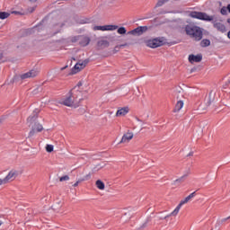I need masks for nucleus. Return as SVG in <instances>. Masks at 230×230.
<instances>
[{
  "label": "nucleus",
  "instance_id": "1",
  "mask_svg": "<svg viewBox=\"0 0 230 230\" xmlns=\"http://www.w3.org/2000/svg\"><path fill=\"white\" fill-rule=\"evenodd\" d=\"M39 110H35L28 119L27 122L29 123V127H31V130L29 132V137H33L37 132H42L44 128L40 125V123L37 122V118H39Z\"/></svg>",
  "mask_w": 230,
  "mask_h": 230
},
{
  "label": "nucleus",
  "instance_id": "2",
  "mask_svg": "<svg viewBox=\"0 0 230 230\" xmlns=\"http://www.w3.org/2000/svg\"><path fill=\"white\" fill-rule=\"evenodd\" d=\"M82 94V92L76 90V87H74L66 98L61 102L62 105H66V107H75V105H78V98Z\"/></svg>",
  "mask_w": 230,
  "mask_h": 230
},
{
  "label": "nucleus",
  "instance_id": "3",
  "mask_svg": "<svg viewBox=\"0 0 230 230\" xmlns=\"http://www.w3.org/2000/svg\"><path fill=\"white\" fill-rule=\"evenodd\" d=\"M185 33L189 35L190 39H194V40L199 41L202 40L203 33L200 27L194 25V24H188L185 26Z\"/></svg>",
  "mask_w": 230,
  "mask_h": 230
},
{
  "label": "nucleus",
  "instance_id": "4",
  "mask_svg": "<svg viewBox=\"0 0 230 230\" xmlns=\"http://www.w3.org/2000/svg\"><path fill=\"white\" fill-rule=\"evenodd\" d=\"M196 192H192L190 193L189 196H187L183 200H181L179 205L176 207V208L169 215L165 216L164 217H161L160 220H163V218L165 220V218H170V217H177V215H179V211H181V208H182V206H184V204H188V201L190 199H193V197H195Z\"/></svg>",
  "mask_w": 230,
  "mask_h": 230
},
{
  "label": "nucleus",
  "instance_id": "5",
  "mask_svg": "<svg viewBox=\"0 0 230 230\" xmlns=\"http://www.w3.org/2000/svg\"><path fill=\"white\" fill-rule=\"evenodd\" d=\"M164 45V38H155L153 40H148L146 41V46L147 48H161V46Z\"/></svg>",
  "mask_w": 230,
  "mask_h": 230
},
{
  "label": "nucleus",
  "instance_id": "6",
  "mask_svg": "<svg viewBox=\"0 0 230 230\" xmlns=\"http://www.w3.org/2000/svg\"><path fill=\"white\" fill-rule=\"evenodd\" d=\"M190 17H192V19H199L200 21H208V22H211L214 19L213 16H209L206 13L195 12V11L190 13Z\"/></svg>",
  "mask_w": 230,
  "mask_h": 230
},
{
  "label": "nucleus",
  "instance_id": "7",
  "mask_svg": "<svg viewBox=\"0 0 230 230\" xmlns=\"http://www.w3.org/2000/svg\"><path fill=\"white\" fill-rule=\"evenodd\" d=\"M89 62H90L89 58H86L84 61L82 60L78 61L75 65V66L72 68V75H76V73H80V71H82V69H84L85 66L89 64Z\"/></svg>",
  "mask_w": 230,
  "mask_h": 230
},
{
  "label": "nucleus",
  "instance_id": "8",
  "mask_svg": "<svg viewBox=\"0 0 230 230\" xmlns=\"http://www.w3.org/2000/svg\"><path fill=\"white\" fill-rule=\"evenodd\" d=\"M150 28L148 26H138L136 29L128 32V35L141 36L143 33H146Z\"/></svg>",
  "mask_w": 230,
  "mask_h": 230
},
{
  "label": "nucleus",
  "instance_id": "9",
  "mask_svg": "<svg viewBox=\"0 0 230 230\" xmlns=\"http://www.w3.org/2000/svg\"><path fill=\"white\" fill-rule=\"evenodd\" d=\"M216 96H217V92L214 90H211L208 93V96L205 98V107H202V109H208V107H210L211 103L215 102Z\"/></svg>",
  "mask_w": 230,
  "mask_h": 230
},
{
  "label": "nucleus",
  "instance_id": "10",
  "mask_svg": "<svg viewBox=\"0 0 230 230\" xmlns=\"http://www.w3.org/2000/svg\"><path fill=\"white\" fill-rule=\"evenodd\" d=\"M114 30H118V25H103L93 27V31H114Z\"/></svg>",
  "mask_w": 230,
  "mask_h": 230
},
{
  "label": "nucleus",
  "instance_id": "11",
  "mask_svg": "<svg viewBox=\"0 0 230 230\" xmlns=\"http://www.w3.org/2000/svg\"><path fill=\"white\" fill-rule=\"evenodd\" d=\"M19 175V172L15 170H11L9 173L4 179V184H8V182L12 181H15V178Z\"/></svg>",
  "mask_w": 230,
  "mask_h": 230
},
{
  "label": "nucleus",
  "instance_id": "12",
  "mask_svg": "<svg viewBox=\"0 0 230 230\" xmlns=\"http://www.w3.org/2000/svg\"><path fill=\"white\" fill-rule=\"evenodd\" d=\"M96 46H97L98 51H100L102 49H105V48H109V46H111V42H109V40H104L103 38H102L97 41Z\"/></svg>",
  "mask_w": 230,
  "mask_h": 230
},
{
  "label": "nucleus",
  "instance_id": "13",
  "mask_svg": "<svg viewBox=\"0 0 230 230\" xmlns=\"http://www.w3.org/2000/svg\"><path fill=\"white\" fill-rule=\"evenodd\" d=\"M131 139H134V133L128 130L126 134L122 136V138L119 141V145H121V143H130Z\"/></svg>",
  "mask_w": 230,
  "mask_h": 230
},
{
  "label": "nucleus",
  "instance_id": "14",
  "mask_svg": "<svg viewBox=\"0 0 230 230\" xmlns=\"http://www.w3.org/2000/svg\"><path fill=\"white\" fill-rule=\"evenodd\" d=\"M91 44V38L88 36L79 35V45L82 46V48H85L86 46H89Z\"/></svg>",
  "mask_w": 230,
  "mask_h": 230
},
{
  "label": "nucleus",
  "instance_id": "15",
  "mask_svg": "<svg viewBox=\"0 0 230 230\" xmlns=\"http://www.w3.org/2000/svg\"><path fill=\"white\" fill-rule=\"evenodd\" d=\"M39 75V72L37 70H31L25 74H22L20 75V78L22 80H26V78H35Z\"/></svg>",
  "mask_w": 230,
  "mask_h": 230
},
{
  "label": "nucleus",
  "instance_id": "16",
  "mask_svg": "<svg viewBox=\"0 0 230 230\" xmlns=\"http://www.w3.org/2000/svg\"><path fill=\"white\" fill-rule=\"evenodd\" d=\"M213 26L216 28L217 31H221V33H226V25L220 22L214 21L213 22Z\"/></svg>",
  "mask_w": 230,
  "mask_h": 230
},
{
  "label": "nucleus",
  "instance_id": "17",
  "mask_svg": "<svg viewBox=\"0 0 230 230\" xmlns=\"http://www.w3.org/2000/svg\"><path fill=\"white\" fill-rule=\"evenodd\" d=\"M189 62L190 64H193L195 62L196 63L202 62V54H198L197 56L190 54L189 56Z\"/></svg>",
  "mask_w": 230,
  "mask_h": 230
},
{
  "label": "nucleus",
  "instance_id": "18",
  "mask_svg": "<svg viewBox=\"0 0 230 230\" xmlns=\"http://www.w3.org/2000/svg\"><path fill=\"white\" fill-rule=\"evenodd\" d=\"M128 111H130V109H128V107L120 108L117 111L115 116H116V118H121V116H127V114H128Z\"/></svg>",
  "mask_w": 230,
  "mask_h": 230
},
{
  "label": "nucleus",
  "instance_id": "19",
  "mask_svg": "<svg viewBox=\"0 0 230 230\" xmlns=\"http://www.w3.org/2000/svg\"><path fill=\"white\" fill-rule=\"evenodd\" d=\"M182 107H184V102H182L181 100L178 101L177 103L175 104V107L172 111V112H180L181 109H182Z\"/></svg>",
  "mask_w": 230,
  "mask_h": 230
},
{
  "label": "nucleus",
  "instance_id": "20",
  "mask_svg": "<svg viewBox=\"0 0 230 230\" xmlns=\"http://www.w3.org/2000/svg\"><path fill=\"white\" fill-rule=\"evenodd\" d=\"M95 185L98 188V190H105V183H103V181H102V180H97L95 181Z\"/></svg>",
  "mask_w": 230,
  "mask_h": 230
},
{
  "label": "nucleus",
  "instance_id": "21",
  "mask_svg": "<svg viewBox=\"0 0 230 230\" xmlns=\"http://www.w3.org/2000/svg\"><path fill=\"white\" fill-rule=\"evenodd\" d=\"M188 177V174H184L183 176L176 179L174 181H173V184H182V182H184V179Z\"/></svg>",
  "mask_w": 230,
  "mask_h": 230
},
{
  "label": "nucleus",
  "instance_id": "22",
  "mask_svg": "<svg viewBox=\"0 0 230 230\" xmlns=\"http://www.w3.org/2000/svg\"><path fill=\"white\" fill-rule=\"evenodd\" d=\"M210 44H211V41L209 40H203L200 42L201 48H208V46H209Z\"/></svg>",
  "mask_w": 230,
  "mask_h": 230
},
{
  "label": "nucleus",
  "instance_id": "23",
  "mask_svg": "<svg viewBox=\"0 0 230 230\" xmlns=\"http://www.w3.org/2000/svg\"><path fill=\"white\" fill-rule=\"evenodd\" d=\"M10 17V13L6 12H0V19L4 20Z\"/></svg>",
  "mask_w": 230,
  "mask_h": 230
},
{
  "label": "nucleus",
  "instance_id": "24",
  "mask_svg": "<svg viewBox=\"0 0 230 230\" xmlns=\"http://www.w3.org/2000/svg\"><path fill=\"white\" fill-rule=\"evenodd\" d=\"M117 32L119 35H125V33H127V29H125V27H119V29L117 28Z\"/></svg>",
  "mask_w": 230,
  "mask_h": 230
},
{
  "label": "nucleus",
  "instance_id": "25",
  "mask_svg": "<svg viewBox=\"0 0 230 230\" xmlns=\"http://www.w3.org/2000/svg\"><path fill=\"white\" fill-rule=\"evenodd\" d=\"M89 179H91V173L87 174L84 178H80L77 182H84V181H89Z\"/></svg>",
  "mask_w": 230,
  "mask_h": 230
},
{
  "label": "nucleus",
  "instance_id": "26",
  "mask_svg": "<svg viewBox=\"0 0 230 230\" xmlns=\"http://www.w3.org/2000/svg\"><path fill=\"white\" fill-rule=\"evenodd\" d=\"M45 148L46 152H48L49 154H51V152H53L54 150L53 145H47Z\"/></svg>",
  "mask_w": 230,
  "mask_h": 230
},
{
  "label": "nucleus",
  "instance_id": "27",
  "mask_svg": "<svg viewBox=\"0 0 230 230\" xmlns=\"http://www.w3.org/2000/svg\"><path fill=\"white\" fill-rule=\"evenodd\" d=\"M164 3H166L165 0H158V2L155 4V8H159L160 6H163V4H164Z\"/></svg>",
  "mask_w": 230,
  "mask_h": 230
},
{
  "label": "nucleus",
  "instance_id": "28",
  "mask_svg": "<svg viewBox=\"0 0 230 230\" xmlns=\"http://www.w3.org/2000/svg\"><path fill=\"white\" fill-rule=\"evenodd\" d=\"M71 42H80V35L72 37Z\"/></svg>",
  "mask_w": 230,
  "mask_h": 230
},
{
  "label": "nucleus",
  "instance_id": "29",
  "mask_svg": "<svg viewBox=\"0 0 230 230\" xmlns=\"http://www.w3.org/2000/svg\"><path fill=\"white\" fill-rule=\"evenodd\" d=\"M60 182H64V181H69V176L65 175L59 178Z\"/></svg>",
  "mask_w": 230,
  "mask_h": 230
},
{
  "label": "nucleus",
  "instance_id": "30",
  "mask_svg": "<svg viewBox=\"0 0 230 230\" xmlns=\"http://www.w3.org/2000/svg\"><path fill=\"white\" fill-rule=\"evenodd\" d=\"M121 49V47H119V45L115 46V48L113 49V54L118 53V51H119Z\"/></svg>",
  "mask_w": 230,
  "mask_h": 230
},
{
  "label": "nucleus",
  "instance_id": "31",
  "mask_svg": "<svg viewBox=\"0 0 230 230\" xmlns=\"http://www.w3.org/2000/svg\"><path fill=\"white\" fill-rule=\"evenodd\" d=\"M220 12L222 15H227V8L222 7Z\"/></svg>",
  "mask_w": 230,
  "mask_h": 230
},
{
  "label": "nucleus",
  "instance_id": "32",
  "mask_svg": "<svg viewBox=\"0 0 230 230\" xmlns=\"http://www.w3.org/2000/svg\"><path fill=\"white\" fill-rule=\"evenodd\" d=\"M229 218H230V216L226 218L221 219V223L227 222V220H229Z\"/></svg>",
  "mask_w": 230,
  "mask_h": 230
},
{
  "label": "nucleus",
  "instance_id": "33",
  "mask_svg": "<svg viewBox=\"0 0 230 230\" xmlns=\"http://www.w3.org/2000/svg\"><path fill=\"white\" fill-rule=\"evenodd\" d=\"M147 212H148V213H151L152 215H154V209H152V208H149L147 209Z\"/></svg>",
  "mask_w": 230,
  "mask_h": 230
},
{
  "label": "nucleus",
  "instance_id": "34",
  "mask_svg": "<svg viewBox=\"0 0 230 230\" xmlns=\"http://www.w3.org/2000/svg\"><path fill=\"white\" fill-rule=\"evenodd\" d=\"M119 46L120 47V49L125 48V47L128 46V43H124V44H121V45H119Z\"/></svg>",
  "mask_w": 230,
  "mask_h": 230
},
{
  "label": "nucleus",
  "instance_id": "35",
  "mask_svg": "<svg viewBox=\"0 0 230 230\" xmlns=\"http://www.w3.org/2000/svg\"><path fill=\"white\" fill-rule=\"evenodd\" d=\"M33 94H38L39 93V88H36L34 91H32Z\"/></svg>",
  "mask_w": 230,
  "mask_h": 230
},
{
  "label": "nucleus",
  "instance_id": "36",
  "mask_svg": "<svg viewBox=\"0 0 230 230\" xmlns=\"http://www.w3.org/2000/svg\"><path fill=\"white\" fill-rule=\"evenodd\" d=\"M187 157H193V152H190V153L187 155Z\"/></svg>",
  "mask_w": 230,
  "mask_h": 230
},
{
  "label": "nucleus",
  "instance_id": "37",
  "mask_svg": "<svg viewBox=\"0 0 230 230\" xmlns=\"http://www.w3.org/2000/svg\"><path fill=\"white\" fill-rule=\"evenodd\" d=\"M2 184H5L4 179H0V186H2Z\"/></svg>",
  "mask_w": 230,
  "mask_h": 230
},
{
  "label": "nucleus",
  "instance_id": "38",
  "mask_svg": "<svg viewBox=\"0 0 230 230\" xmlns=\"http://www.w3.org/2000/svg\"><path fill=\"white\" fill-rule=\"evenodd\" d=\"M82 85H83L82 82H79V83L77 84V86H75V88H76V87H82Z\"/></svg>",
  "mask_w": 230,
  "mask_h": 230
},
{
  "label": "nucleus",
  "instance_id": "39",
  "mask_svg": "<svg viewBox=\"0 0 230 230\" xmlns=\"http://www.w3.org/2000/svg\"><path fill=\"white\" fill-rule=\"evenodd\" d=\"M30 12H31V13H32V12H35V7H31Z\"/></svg>",
  "mask_w": 230,
  "mask_h": 230
},
{
  "label": "nucleus",
  "instance_id": "40",
  "mask_svg": "<svg viewBox=\"0 0 230 230\" xmlns=\"http://www.w3.org/2000/svg\"><path fill=\"white\" fill-rule=\"evenodd\" d=\"M80 183L77 181L76 183H75L73 186L74 188H76V186H78Z\"/></svg>",
  "mask_w": 230,
  "mask_h": 230
},
{
  "label": "nucleus",
  "instance_id": "41",
  "mask_svg": "<svg viewBox=\"0 0 230 230\" xmlns=\"http://www.w3.org/2000/svg\"><path fill=\"white\" fill-rule=\"evenodd\" d=\"M150 220H152V218L149 217L146 219V222H150Z\"/></svg>",
  "mask_w": 230,
  "mask_h": 230
},
{
  "label": "nucleus",
  "instance_id": "42",
  "mask_svg": "<svg viewBox=\"0 0 230 230\" xmlns=\"http://www.w3.org/2000/svg\"><path fill=\"white\" fill-rule=\"evenodd\" d=\"M100 169H97L96 167H94L93 169V172H98Z\"/></svg>",
  "mask_w": 230,
  "mask_h": 230
},
{
  "label": "nucleus",
  "instance_id": "43",
  "mask_svg": "<svg viewBox=\"0 0 230 230\" xmlns=\"http://www.w3.org/2000/svg\"><path fill=\"white\" fill-rule=\"evenodd\" d=\"M64 69H67V66L61 68V71H64Z\"/></svg>",
  "mask_w": 230,
  "mask_h": 230
},
{
  "label": "nucleus",
  "instance_id": "44",
  "mask_svg": "<svg viewBox=\"0 0 230 230\" xmlns=\"http://www.w3.org/2000/svg\"><path fill=\"white\" fill-rule=\"evenodd\" d=\"M227 37H228V39H230V31L227 33Z\"/></svg>",
  "mask_w": 230,
  "mask_h": 230
},
{
  "label": "nucleus",
  "instance_id": "45",
  "mask_svg": "<svg viewBox=\"0 0 230 230\" xmlns=\"http://www.w3.org/2000/svg\"><path fill=\"white\" fill-rule=\"evenodd\" d=\"M31 3H36L37 0H30Z\"/></svg>",
  "mask_w": 230,
  "mask_h": 230
},
{
  "label": "nucleus",
  "instance_id": "46",
  "mask_svg": "<svg viewBox=\"0 0 230 230\" xmlns=\"http://www.w3.org/2000/svg\"><path fill=\"white\" fill-rule=\"evenodd\" d=\"M227 22H228V24H230V18L227 19Z\"/></svg>",
  "mask_w": 230,
  "mask_h": 230
},
{
  "label": "nucleus",
  "instance_id": "47",
  "mask_svg": "<svg viewBox=\"0 0 230 230\" xmlns=\"http://www.w3.org/2000/svg\"><path fill=\"white\" fill-rule=\"evenodd\" d=\"M137 121H141V119H139V118H136Z\"/></svg>",
  "mask_w": 230,
  "mask_h": 230
},
{
  "label": "nucleus",
  "instance_id": "48",
  "mask_svg": "<svg viewBox=\"0 0 230 230\" xmlns=\"http://www.w3.org/2000/svg\"><path fill=\"white\" fill-rule=\"evenodd\" d=\"M3 58V55L0 54V60Z\"/></svg>",
  "mask_w": 230,
  "mask_h": 230
},
{
  "label": "nucleus",
  "instance_id": "49",
  "mask_svg": "<svg viewBox=\"0 0 230 230\" xmlns=\"http://www.w3.org/2000/svg\"><path fill=\"white\" fill-rule=\"evenodd\" d=\"M3 226V222H2V221H0V226Z\"/></svg>",
  "mask_w": 230,
  "mask_h": 230
},
{
  "label": "nucleus",
  "instance_id": "50",
  "mask_svg": "<svg viewBox=\"0 0 230 230\" xmlns=\"http://www.w3.org/2000/svg\"><path fill=\"white\" fill-rule=\"evenodd\" d=\"M13 13H19L14 11Z\"/></svg>",
  "mask_w": 230,
  "mask_h": 230
},
{
  "label": "nucleus",
  "instance_id": "51",
  "mask_svg": "<svg viewBox=\"0 0 230 230\" xmlns=\"http://www.w3.org/2000/svg\"><path fill=\"white\" fill-rule=\"evenodd\" d=\"M193 71H194V69H191V70H190V73H193Z\"/></svg>",
  "mask_w": 230,
  "mask_h": 230
},
{
  "label": "nucleus",
  "instance_id": "52",
  "mask_svg": "<svg viewBox=\"0 0 230 230\" xmlns=\"http://www.w3.org/2000/svg\"><path fill=\"white\" fill-rule=\"evenodd\" d=\"M176 99L179 100V95L176 96Z\"/></svg>",
  "mask_w": 230,
  "mask_h": 230
},
{
  "label": "nucleus",
  "instance_id": "53",
  "mask_svg": "<svg viewBox=\"0 0 230 230\" xmlns=\"http://www.w3.org/2000/svg\"><path fill=\"white\" fill-rule=\"evenodd\" d=\"M168 1H170V0H165V3H168Z\"/></svg>",
  "mask_w": 230,
  "mask_h": 230
},
{
  "label": "nucleus",
  "instance_id": "54",
  "mask_svg": "<svg viewBox=\"0 0 230 230\" xmlns=\"http://www.w3.org/2000/svg\"><path fill=\"white\" fill-rule=\"evenodd\" d=\"M227 84H230V80L227 81Z\"/></svg>",
  "mask_w": 230,
  "mask_h": 230
},
{
  "label": "nucleus",
  "instance_id": "55",
  "mask_svg": "<svg viewBox=\"0 0 230 230\" xmlns=\"http://www.w3.org/2000/svg\"><path fill=\"white\" fill-rule=\"evenodd\" d=\"M1 123H2V120L0 119V125H1Z\"/></svg>",
  "mask_w": 230,
  "mask_h": 230
},
{
  "label": "nucleus",
  "instance_id": "56",
  "mask_svg": "<svg viewBox=\"0 0 230 230\" xmlns=\"http://www.w3.org/2000/svg\"><path fill=\"white\" fill-rule=\"evenodd\" d=\"M213 230V229H212Z\"/></svg>",
  "mask_w": 230,
  "mask_h": 230
}]
</instances>
